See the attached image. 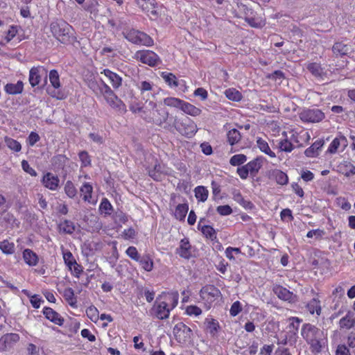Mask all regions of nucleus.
<instances>
[{"label":"nucleus","mask_w":355,"mask_h":355,"mask_svg":"<svg viewBox=\"0 0 355 355\" xmlns=\"http://www.w3.org/2000/svg\"><path fill=\"white\" fill-rule=\"evenodd\" d=\"M53 36L64 44H71L76 41L73 28L62 19H56L50 24Z\"/></svg>","instance_id":"f257e3e1"},{"label":"nucleus","mask_w":355,"mask_h":355,"mask_svg":"<svg viewBox=\"0 0 355 355\" xmlns=\"http://www.w3.org/2000/svg\"><path fill=\"white\" fill-rule=\"evenodd\" d=\"M301 335L306 340L313 352H320L323 347V332L320 329L310 323L302 325Z\"/></svg>","instance_id":"f03ea898"},{"label":"nucleus","mask_w":355,"mask_h":355,"mask_svg":"<svg viewBox=\"0 0 355 355\" xmlns=\"http://www.w3.org/2000/svg\"><path fill=\"white\" fill-rule=\"evenodd\" d=\"M171 126L182 136L187 138H191L198 131V128L195 122L187 116L182 119L175 116Z\"/></svg>","instance_id":"7ed1b4c3"},{"label":"nucleus","mask_w":355,"mask_h":355,"mask_svg":"<svg viewBox=\"0 0 355 355\" xmlns=\"http://www.w3.org/2000/svg\"><path fill=\"white\" fill-rule=\"evenodd\" d=\"M123 37L130 42L150 46L153 44V40L146 33L134 28L125 29L122 33Z\"/></svg>","instance_id":"20e7f679"},{"label":"nucleus","mask_w":355,"mask_h":355,"mask_svg":"<svg viewBox=\"0 0 355 355\" xmlns=\"http://www.w3.org/2000/svg\"><path fill=\"white\" fill-rule=\"evenodd\" d=\"M47 77H49L51 83V86L46 87L47 94L57 99L64 98L63 95H61L58 90L61 87V83L58 71L55 69L51 70L49 74H47Z\"/></svg>","instance_id":"39448f33"},{"label":"nucleus","mask_w":355,"mask_h":355,"mask_svg":"<svg viewBox=\"0 0 355 355\" xmlns=\"http://www.w3.org/2000/svg\"><path fill=\"white\" fill-rule=\"evenodd\" d=\"M44 76V85L47 83V70L42 66L33 67L29 71L28 82L32 87L38 86Z\"/></svg>","instance_id":"423d86ee"},{"label":"nucleus","mask_w":355,"mask_h":355,"mask_svg":"<svg viewBox=\"0 0 355 355\" xmlns=\"http://www.w3.org/2000/svg\"><path fill=\"white\" fill-rule=\"evenodd\" d=\"M135 58L141 62L150 67H155L161 63V60L158 55L150 50L137 51L135 53Z\"/></svg>","instance_id":"0eeeda50"},{"label":"nucleus","mask_w":355,"mask_h":355,"mask_svg":"<svg viewBox=\"0 0 355 355\" xmlns=\"http://www.w3.org/2000/svg\"><path fill=\"white\" fill-rule=\"evenodd\" d=\"M170 312L171 309H169L168 302L164 301L159 302L157 300L150 310V315L159 320L167 319L169 317Z\"/></svg>","instance_id":"6e6552de"},{"label":"nucleus","mask_w":355,"mask_h":355,"mask_svg":"<svg viewBox=\"0 0 355 355\" xmlns=\"http://www.w3.org/2000/svg\"><path fill=\"white\" fill-rule=\"evenodd\" d=\"M299 116L306 123H318L324 118V114L319 109H306L303 110Z\"/></svg>","instance_id":"1a4fd4ad"},{"label":"nucleus","mask_w":355,"mask_h":355,"mask_svg":"<svg viewBox=\"0 0 355 355\" xmlns=\"http://www.w3.org/2000/svg\"><path fill=\"white\" fill-rule=\"evenodd\" d=\"M173 334L178 343H185L191 338L192 330L183 322H178L173 327Z\"/></svg>","instance_id":"9d476101"},{"label":"nucleus","mask_w":355,"mask_h":355,"mask_svg":"<svg viewBox=\"0 0 355 355\" xmlns=\"http://www.w3.org/2000/svg\"><path fill=\"white\" fill-rule=\"evenodd\" d=\"M153 121L155 124L162 126L164 128L171 130L172 128L171 124L167 123L169 117V113L164 107H159L155 109L153 112Z\"/></svg>","instance_id":"9b49d317"},{"label":"nucleus","mask_w":355,"mask_h":355,"mask_svg":"<svg viewBox=\"0 0 355 355\" xmlns=\"http://www.w3.org/2000/svg\"><path fill=\"white\" fill-rule=\"evenodd\" d=\"M42 183L44 187L49 189L51 191H56L60 185V179L57 175L48 172L44 175Z\"/></svg>","instance_id":"f8f14e48"},{"label":"nucleus","mask_w":355,"mask_h":355,"mask_svg":"<svg viewBox=\"0 0 355 355\" xmlns=\"http://www.w3.org/2000/svg\"><path fill=\"white\" fill-rule=\"evenodd\" d=\"M19 340V336L17 334L11 333L3 336L0 338V352L6 351Z\"/></svg>","instance_id":"ddd939ff"},{"label":"nucleus","mask_w":355,"mask_h":355,"mask_svg":"<svg viewBox=\"0 0 355 355\" xmlns=\"http://www.w3.org/2000/svg\"><path fill=\"white\" fill-rule=\"evenodd\" d=\"M200 294L203 299L207 298L212 301L220 295V291L216 286L208 284L201 288Z\"/></svg>","instance_id":"4468645a"},{"label":"nucleus","mask_w":355,"mask_h":355,"mask_svg":"<svg viewBox=\"0 0 355 355\" xmlns=\"http://www.w3.org/2000/svg\"><path fill=\"white\" fill-rule=\"evenodd\" d=\"M191 245L187 238L182 239L180 242L179 247L176 249L175 253L180 257L189 259L191 257Z\"/></svg>","instance_id":"2eb2a0df"},{"label":"nucleus","mask_w":355,"mask_h":355,"mask_svg":"<svg viewBox=\"0 0 355 355\" xmlns=\"http://www.w3.org/2000/svg\"><path fill=\"white\" fill-rule=\"evenodd\" d=\"M101 73L104 74L108 78L114 89H118L122 85L123 79L116 73L113 72L109 69H105Z\"/></svg>","instance_id":"dca6fc26"},{"label":"nucleus","mask_w":355,"mask_h":355,"mask_svg":"<svg viewBox=\"0 0 355 355\" xmlns=\"http://www.w3.org/2000/svg\"><path fill=\"white\" fill-rule=\"evenodd\" d=\"M347 145L348 141L347 138L344 135L340 134L331 141L327 149V153L334 154L337 152L340 146H342L344 149L347 146Z\"/></svg>","instance_id":"f3484780"},{"label":"nucleus","mask_w":355,"mask_h":355,"mask_svg":"<svg viewBox=\"0 0 355 355\" xmlns=\"http://www.w3.org/2000/svg\"><path fill=\"white\" fill-rule=\"evenodd\" d=\"M109 105L121 114H123L127 112L125 104L116 96L110 97L105 100Z\"/></svg>","instance_id":"a211bd4d"},{"label":"nucleus","mask_w":355,"mask_h":355,"mask_svg":"<svg viewBox=\"0 0 355 355\" xmlns=\"http://www.w3.org/2000/svg\"><path fill=\"white\" fill-rule=\"evenodd\" d=\"M273 292L278 298L284 301L291 302L295 297V295L293 292H291L281 285H275L273 287Z\"/></svg>","instance_id":"6ab92c4d"},{"label":"nucleus","mask_w":355,"mask_h":355,"mask_svg":"<svg viewBox=\"0 0 355 355\" xmlns=\"http://www.w3.org/2000/svg\"><path fill=\"white\" fill-rule=\"evenodd\" d=\"M43 314L48 320L55 324L59 326H62L63 324L64 318L53 309L50 307H44L43 309Z\"/></svg>","instance_id":"aec40b11"},{"label":"nucleus","mask_w":355,"mask_h":355,"mask_svg":"<svg viewBox=\"0 0 355 355\" xmlns=\"http://www.w3.org/2000/svg\"><path fill=\"white\" fill-rule=\"evenodd\" d=\"M268 178L274 180L278 184L286 185L288 184V175L279 169H272L268 171Z\"/></svg>","instance_id":"412c9836"},{"label":"nucleus","mask_w":355,"mask_h":355,"mask_svg":"<svg viewBox=\"0 0 355 355\" xmlns=\"http://www.w3.org/2000/svg\"><path fill=\"white\" fill-rule=\"evenodd\" d=\"M351 46L343 42H336L332 46V52L336 57L347 55L351 51Z\"/></svg>","instance_id":"4be33fe9"},{"label":"nucleus","mask_w":355,"mask_h":355,"mask_svg":"<svg viewBox=\"0 0 355 355\" xmlns=\"http://www.w3.org/2000/svg\"><path fill=\"white\" fill-rule=\"evenodd\" d=\"M4 89L10 95L20 94L24 90V83L21 80H18L17 83H7Z\"/></svg>","instance_id":"5701e85b"},{"label":"nucleus","mask_w":355,"mask_h":355,"mask_svg":"<svg viewBox=\"0 0 355 355\" xmlns=\"http://www.w3.org/2000/svg\"><path fill=\"white\" fill-rule=\"evenodd\" d=\"M263 158L262 157H257L245 164L251 175L255 176L258 173L263 165Z\"/></svg>","instance_id":"b1692460"},{"label":"nucleus","mask_w":355,"mask_h":355,"mask_svg":"<svg viewBox=\"0 0 355 355\" xmlns=\"http://www.w3.org/2000/svg\"><path fill=\"white\" fill-rule=\"evenodd\" d=\"M324 144L323 139H318L315 141L310 147L306 148L304 151V154L308 157H314L318 155V150Z\"/></svg>","instance_id":"393cba45"},{"label":"nucleus","mask_w":355,"mask_h":355,"mask_svg":"<svg viewBox=\"0 0 355 355\" xmlns=\"http://www.w3.org/2000/svg\"><path fill=\"white\" fill-rule=\"evenodd\" d=\"M23 258L26 263L30 266H36L38 263L37 255L30 249H26L24 250Z\"/></svg>","instance_id":"a878e982"},{"label":"nucleus","mask_w":355,"mask_h":355,"mask_svg":"<svg viewBox=\"0 0 355 355\" xmlns=\"http://www.w3.org/2000/svg\"><path fill=\"white\" fill-rule=\"evenodd\" d=\"M340 329H349L355 325V317L350 312L347 313L345 316L343 317L339 321Z\"/></svg>","instance_id":"bb28decb"},{"label":"nucleus","mask_w":355,"mask_h":355,"mask_svg":"<svg viewBox=\"0 0 355 355\" xmlns=\"http://www.w3.org/2000/svg\"><path fill=\"white\" fill-rule=\"evenodd\" d=\"M306 69L316 78H322L325 74L324 69L320 64L316 62H310L306 64Z\"/></svg>","instance_id":"cd10ccee"},{"label":"nucleus","mask_w":355,"mask_h":355,"mask_svg":"<svg viewBox=\"0 0 355 355\" xmlns=\"http://www.w3.org/2000/svg\"><path fill=\"white\" fill-rule=\"evenodd\" d=\"M180 110L184 113L193 116H198L201 113V110L200 108L196 107L193 105L184 101Z\"/></svg>","instance_id":"c85d7f7f"},{"label":"nucleus","mask_w":355,"mask_h":355,"mask_svg":"<svg viewBox=\"0 0 355 355\" xmlns=\"http://www.w3.org/2000/svg\"><path fill=\"white\" fill-rule=\"evenodd\" d=\"M233 199L246 209H252L254 205L249 200L244 199L239 191L233 192Z\"/></svg>","instance_id":"c756f323"},{"label":"nucleus","mask_w":355,"mask_h":355,"mask_svg":"<svg viewBox=\"0 0 355 355\" xmlns=\"http://www.w3.org/2000/svg\"><path fill=\"white\" fill-rule=\"evenodd\" d=\"M205 324H206L207 329L209 332L212 337H215L217 335L218 329L220 328L218 321L215 319H206Z\"/></svg>","instance_id":"7c9ffc66"},{"label":"nucleus","mask_w":355,"mask_h":355,"mask_svg":"<svg viewBox=\"0 0 355 355\" xmlns=\"http://www.w3.org/2000/svg\"><path fill=\"white\" fill-rule=\"evenodd\" d=\"M306 309L311 314L313 315L316 313L318 315H320L322 310L320 300L313 298L307 303Z\"/></svg>","instance_id":"2f4dec72"},{"label":"nucleus","mask_w":355,"mask_h":355,"mask_svg":"<svg viewBox=\"0 0 355 355\" xmlns=\"http://www.w3.org/2000/svg\"><path fill=\"white\" fill-rule=\"evenodd\" d=\"M189 210L187 203L179 204L175 208L174 216L179 220H184Z\"/></svg>","instance_id":"473e14b6"},{"label":"nucleus","mask_w":355,"mask_h":355,"mask_svg":"<svg viewBox=\"0 0 355 355\" xmlns=\"http://www.w3.org/2000/svg\"><path fill=\"white\" fill-rule=\"evenodd\" d=\"M257 145L261 152L268 155L270 157H276L275 153L270 150L268 142L264 139L258 137L257 139Z\"/></svg>","instance_id":"72a5a7b5"},{"label":"nucleus","mask_w":355,"mask_h":355,"mask_svg":"<svg viewBox=\"0 0 355 355\" xmlns=\"http://www.w3.org/2000/svg\"><path fill=\"white\" fill-rule=\"evenodd\" d=\"M162 78L171 87H177L179 85L176 76L172 73L162 72Z\"/></svg>","instance_id":"f704fd0d"},{"label":"nucleus","mask_w":355,"mask_h":355,"mask_svg":"<svg viewBox=\"0 0 355 355\" xmlns=\"http://www.w3.org/2000/svg\"><path fill=\"white\" fill-rule=\"evenodd\" d=\"M80 191L83 196V200L90 202V199L92 198V193L93 191L92 186L89 182H85L80 187Z\"/></svg>","instance_id":"c9c22d12"},{"label":"nucleus","mask_w":355,"mask_h":355,"mask_svg":"<svg viewBox=\"0 0 355 355\" xmlns=\"http://www.w3.org/2000/svg\"><path fill=\"white\" fill-rule=\"evenodd\" d=\"M148 175L155 181H161L164 177L160 164H155L153 168L148 171Z\"/></svg>","instance_id":"e433bc0d"},{"label":"nucleus","mask_w":355,"mask_h":355,"mask_svg":"<svg viewBox=\"0 0 355 355\" xmlns=\"http://www.w3.org/2000/svg\"><path fill=\"white\" fill-rule=\"evenodd\" d=\"M227 141L231 146L237 144L241 138L240 132L235 128L230 130L227 132Z\"/></svg>","instance_id":"4c0bfd02"},{"label":"nucleus","mask_w":355,"mask_h":355,"mask_svg":"<svg viewBox=\"0 0 355 355\" xmlns=\"http://www.w3.org/2000/svg\"><path fill=\"white\" fill-rule=\"evenodd\" d=\"M137 261L139 262L143 269L146 271L150 272L153 268V261L148 254L140 257L139 260Z\"/></svg>","instance_id":"58836bf2"},{"label":"nucleus","mask_w":355,"mask_h":355,"mask_svg":"<svg viewBox=\"0 0 355 355\" xmlns=\"http://www.w3.org/2000/svg\"><path fill=\"white\" fill-rule=\"evenodd\" d=\"M245 21L253 28H260L264 24L263 20L260 17H255L254 12L250 15H248Z\"/></svg>","instance_id":"ea45409f"},{"label":"nucleus","mask_w":355,"mask_h":355,"mask_svg":"<svg viewBox=\"0 0 355 355\" xmlns=\"http://www.w3.org/2000/svg\"><path fill=\"white\" fill-rule=\"evenodd\" d=\"M225 96L231 101L238 102L241 100L242 94L235 88H230L225 92Z\"/></svg>","instance_id":"a19ab883"},{"label":"nucleus","mask_w":355,"mask_h":355,"mask_svg":"<svg viewBox=\"0 0 355 355\" xmlns=\"http://www.w3.org/2000/svg\"><path fill=\"white\" fill-rule=\"evenodd\" d=\"M195 196L196 198L201 202H205L207 200L208 197V191L203 186H198L195 188Z\"/></svg>","instance_id":"79ce46f5"},{"label":"nucleus","mask_w":355,"mask_h":355,"mask_svg":"<svg viewBox=\"0 0 355 355\" xmlns=\"http://www.w3.org/2000/svg\"><path fill=\"white\" fill-rule=\"evenodd\" d=\"M99 210L106 215H110L113 211V207L110 201L107 198H103L99 205Z\"/></svg>","instance_id":"37998d69"},{"label":"nucleus","mask_w":355,"mask_h":355,"mask_svg":"<svg viewBox=\"0 0 355 355\" xmlns=\"http://www.w3.org/2000/svg\"><path fill=\"white\" fill-rule=\"evenodd\" d=\"M0 250L4 254H12L15 252V245L13 243L4 240L0 243Z\"/></svg>","instance_id":"c03bdc74"},{"label":"nucleus","mask_w":355,"mask_h":355,"mask_svg":"<svg viewBox=\"0 0 355 355\" xmlns=\"http://www.w3.org/2000/svg\"><path fill=\"white\" fill-rule=\"evenodd\" d=\"M179 294L177 291L168 293L166 300L168 302L169 309H173L178 304Z\"/></svg>","instance_id":"a18cd8bd"},{"label":"nucleus","mask_w":355,"mask_h":355,"mask_svg":"<svg viewBox=\"0 0 355 355\" xmlns=\"http://www.w3.org/2000/svg\"><path fill=\"white\" fill-rule=\"evenodd\" d=\"M182 102V100L175 97H167L164 99V103L165 105L179 109L181 108Z\"/></svg>","instance_id":"49530a36"},{"label":"nucleus","mask_w":355,"mask_h":355,"mask_svg":"<svg viewBox=\"0 0 355 355\" xmlns=\"http://www.w3.org/2000/svg\"><path fill=\"white\" fill-rule=\"evenodd\" d=\"M202 233L206 236V238L211 240L216 239V233L215 230L209 225H202L200 229Z\"/></svg>","instance_id":"de8ad7c7"},{"label":"nucleus","mask_w":355,"mask_h":355,"mask_svg":"<svg viewBox=\"0 0 355 355\" xmlns=\"http://www.w3.org/2000/svg\"><path fill=\"white\" fill-rule=\"evenodd\" d=\"M237 9L240 17H243L244 19L248 17V15L253 14V10L243 3H237Z\"/></svg>","instance_id":"09e8293b"},{"label":"nucleus","mask_w":355,"mask_h":355,"mask_svg":"<svg viewBox=\"0 0 355 355\" xmlns=\"http://www.w3.org/2000/svg\"><path fill=\"white\" fill-rule=\"evenodd\" d=\"M64 297L71 306H76V299L74 296V291L71 288H67L64 291Z\"/></svg>","instance_id":"8fccbe9b"},{"label":"nucleus","mask_w":355,"mask_h":355,"mask_svg":"<svg viewBox=\"0 0 355 355\" xmlns=\"http://www.w3.org/2000/svg\"><path fill=\"white\" fill-rule=\"evenodd\" d=\"M247 161V157L243 154H237L233 155L230 159V164L232 166H240Z\"/></svg>","instance_id":"3c124183"},{"label":"nucleus","mask_w":355,"mask_h":355,"mask_svg":"<svg viewBox=\"0 0 355 355\" xmlns=\"http://www.w3.org/2000/svg\"><path fill=\"white\" fill-rule=\"evenodd\" d=\"M64 189L67 196L70 198H74L77 194V190L73 182L70 180L67 181Z\"/></svg>","instance_id":"603ef678"},{"label":"nucleus","mask_w":355,"mask_h":355,"mask_svg":"<svg viewBox=\"0 0 355 355\" xmlns=\"http://www.w3.org/2000/svg\"><path fill=\"white\" fill-rule=\"evenodd\" d=\"M60 229L64 233L71 234L75 231V226L71 220H64L63 223H60Z\"/></svg>","instance_id":"864d4df0"},{"label":"nucleus","mask_w":355,"mask_h":355,"mask_svg":"<svg viewBox=\"0 0 355 355\" xmlns=\"http://www.w3.org/2000/svg\"><path fill=\"white\" fill-rule=\"evenodd\" d=\"M340 169L343 170V173L346 177L355 175V166L350 162H345L340 166Z\"/></svg>","instance_id":"5fc2aeb1"},{"label":"nucleus","mask_w":355,"mask_h":355,"mask_svg":"<svg viewBox=\"0 0 355 355\" xmlns=\"http://www.w3.org/2000/svg\"><path fill=\"white\" fill-rule=\"evenodd\" d=\"M81 162V167H87L91 165V157L86 150H82L78 153Z\"/></svg>","instance_id":"6e6d98bb"},{"label":"nucleus","mask_w":355,"mask_h":355,"mask_svg":"<svg viewBox=\"0 0 355 355\" xmlns=\"http://www.w3.org/2000/svg\"><path fill=\"white\" fill-rule=\"evenodd\" d=\"M63 259L64 263L72 270V265L76 261L72 253L70 251L63 252Z\"/></svg>","instance_id":"4d7b16f0"},{"label":"nucleus","mask_w":355,"mask_h":355,"mask_svg":"<svg viewBox=\"0 0 355 355\" xmlns=\"http://www.w3.org/2000/svg\"><path fill=\"white\" fill-rule=\"evenodd\" d=\"M279 148L282 151L290 153L293 150V145L286 138L279 142Z\"/></svg>","instance_id":"13d9d810"},{"label":"nucleus","mask_w":355,"mask_h":355,"mask_svg":"<svg viewBox=\"0 0 355 355\" xmlns=\"http://www.w3.org/2000/svg\"><path fill=\"white\" fill-rule=\"evenodd\" d=\"M87 316L94 322L98 319V310L94 306H90L86 309Z\"/></svg>","instance_id":"bf43d9fd"},{"label":"nucleus","mask_w":355,"mask_h":355,"mask_svg":"<svg viewBox=\"0 0 355 355\" xmlns=\"http://www.w3.org/2000/svg\"><path fill=\"white\" fill-rule=\"evenodd\" d=\"M101 93L103 95L105 100L116 95L114 91L111 89V87L108 85H107L104 81H102Z\"/></svg>","instance_id":"052dcab7"},{"label":"nucleus","mask_w":355,"mask_h":355,"mask_svg":"<svg viewBox=\"0 0 355 355\" xmlns=\"http://www.w3.org/2000/svg\"><path fill=\"white\" fill-rule=\"evenodd\" d=\"M242 311V305L239 301L234 302L230 309V313L232 316L237 315Z\"/></svg>","instance_id":"680f3d73"},{"label":"nucleus","mask_w":355,"mask_h":355,"mask_svg":"<svg viewBox=\"0 0 355 355\" xmlns=\"http://www.w3.org/2000/svg\"><path fill=\"white\" fill-rule=\"evenodd\" d=\"M8 148L15 152H19L21 149V146L19 141L13 139H8L6 140Z\"/></svg>","instance_id":"e2e57ef3"},{"label":"nucleus","mask_w":355,"mask_h":355,"mask_svg":"<svg viewBox=\"0 0 355 355\" xmlns=\"http://www.w3.org/2000/svg\"><path fill=\"white\" fill-rule=\"evenodd\" d=\"M22 169L32 177H36L37 173L36 171L33 168L26 160H22L21 162Z\"/></svg>","instance_id":"0e129e2a"},{"label":"nucleus","mask_w":355,"mask_h":355,"mask_svg":"<svg viewBox=\"0 0 355 355\" xmlns=\"http://www.w3.org/2000/svg\"><path fill=\"white\" fill-rule=\"evenodd\" d=\"M127 255L132 259L137 261L139 260L140 255L138 253L137 248L134 246H130L126 250Z\"/></svg>","instance_id":"69168bd1"},{"label":"nucleus","mask_w":355,"mask_h":355,"mask_svg":"<svg viewBox=\"0 0 355 355\" xmlns=\"http://www.w3.org/2000/svg\"><path fill=\"white\" fill-rule=\"evenodd\" d=\"M186 313L189 315L198 316L202 313V310L197 306L191 305L186 308Z\"/></svg>","instance_id":"338daca9"},{"label":"nucleus","mask_w":355,"mask_h":355,"mask_svg":"<svg viewBox=\"0 0 355 355\" xmlns=\"http://www.w3.org/2000/svg\"><path fill=\"white\" fill-rule=\"evenodd\" d=\"M40 140V137L35 132H31L27 138V142L30 146H33Z\"/></svg>","instance_id":"774afa93"}]
</instances>
